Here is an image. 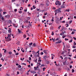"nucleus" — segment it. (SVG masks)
<instances>
[{
    "label": "nucleus",
    "instance_id": "1",
    "mask_svg": "<svg viewBox=\"0 0 76 76\" xmlns=\"http://www.w3.org/2000/svg\"><path fill=\"white\" fill-rule=\"evenodd\" d=\"M61 9L60 8H58V9L56 10H55V13H61Z\"/></svg>",
    "mask_w": 76,
    "mask_h": 76
},
{
    "label": "nucleus",
    "instance_id": "2",
    "mask_svg": "<svg viewBox=\"0 0 76 76\" xmlns=\"http://www.w3.org/2000/svg\"><path fill=\"white\" fill-rule=\"evenodd\" d=\"M56 5H58V6H60L61 5V2L60 1H57L55 3Z\"/></svg>",
    "mask_w": 76,
    "mask_h": 76
},
{
    "label": "nucleus",
    "instance_id": "3",
    "mask_svg": "<svg viewBox=\"0 0 76 76\" xmlns=\"http://www.w3.org/2000/svg\"><path fill=\"white\" fill-rule=\"evenodd\" d=\"M11 38H9V37H7V39L6 40V41L9 42L10 41H11Z\"/></svg>",
    "mask_w": 76,
    "mask_h": 76
},
{
    "label": "nucleus",
    "instance_id": "4",
    "mask_svg": "<svg viewBox=\"0 0 76 76\" xmlns=\"http://www.w3.org/2000/svg\"><path fill=\"white\" fill-rule=\"evenodd\" d=\"M5 17L6 18H7V19H9V18L10 17V15H7L5 16Z\"/></svg>",
    "mask_w": 76,
    "mask_h": 76
},
{
    "label": "nucleus",
    "instance_id": "5",
    "mask_svg": "<svg viewBox=\"0 0 76 76\" xmlns=\"http://www.w3.org/2000/svg\"><path fill=\"white\" fill-rule=\"evenodd\" d=\"M45 56L47 57V58H48V57H50L49 56V54L47 53L45 54Z\"/></svg>",
    "mask_w": 76,
    "mask_h": 76
},
{
    "label": "nucleus",
    "instance_id": "6",
    "mask_svg": "<svg viewBox=\"0 0 76 76\" xmlns=\"http://www.w3.org/2000/svg\"><path fill=\"white\" fill-rule=\"evenodd\" d=\"M30 72L31 73H33L34 74H35V73H36V72L35 71H30Z\"/></svg>",
    "mask_w": 76,
    "mask_h": 76
},
{
    "label": "nucleus",
    "instance_id": "7",
    "mask_svg": "<svg viewBox=\"0 0 76 76\" xmlns=\"http://www.w3.org/2000/svg\"><path fill=\"white\" fill-rule=\"evenodd\" d=\"M8 23H12V20H9L8 21Z\"/></svg>",
    "mask_w": 76,
    "mask_h": 76
},
{
    "label": "nucleus",
    "instance_id": "8",
    "mask_svg": "<svg viewBox=\"0 0 76 76\" xmlns=\"http://www.w3.org/2000/svg\"><path fill=\"white\" fill-rule=\"evenodd\" d=\"M46 58H47V57L45 55L43 57V59H44L45 60H46L47 59H46Z\"/></svg>",
    "mask_w": 76,
    "mask_h": 76
},
{
    "label": "nucleus",
    "instance_id": "9",
    "mask_svg": "<svg viewBox=\"0 0 76 76\" xmlns=\"http://www.w3.org/2000/svg\"><path fill=\"white\" fill-rule=\"evenodd\" d=\"M43 51L44 53H45V54H47V51L44 50H43Z\"/></svg>",
    "mask_w": 76,
    "mask_h": 76
},
{
    "label": "nucleus",
    "instance_id": "10",
    "mask_svg": "<svg viewBox=\"0 0 76 76\" xmlns=\"http://www.w3.org/2000/svg\"><path fill=\"white\" fill-rule=\"evenodd\" d=\"M64 7H65L63 5L61 6V8H62V9H63V8H64Z\"/></svg>",
    "mask_w": 76,
    "mask_h": 76
},
{
    "label": "nucleus",
    "instance_id": "11",
    "mask_svg": "<svg viewBox=\"0 0 76 76\" xmlns=\"http://www.w3.org/2000/svg\"><path fill=\"white\" fill-rule=\"evenodd\" d=\"M34 70H38V68H37V67H34Z\"/></svg>",
    "mask_w": 76,
    "mask_h": 76
},
{
    "label": "nucleus",
    "instance_id": "12",
    "mask_svg": "<svg viewBox=\"0 0 76 76\" xmlns=\"http://www.w3.org/2000/svg\"><path fill=\"white\" fill-rule=\"evenodd\" d=\"M33 47H35L36 46V44L35 43H34L33 44Z\"/></svg>",
    "mask_w": 76,
    "mask_h": 76
},
{
    "label": "nucleus",
    "instance_id": "13",
    "mask_svg": "<svg viewBox=\"0 0 76 76\" xmlns=\"http://www.w3.org/2000/svg\"><path fill=\"white\" fill-rule=\"evenodd\" d=\"M27 20H30L31 18L29 17H26Z\"/></svg>",
    "mask_w": 76,
    "mask_h": 76
},
{
    "label": "nucleus",
    "instance_id": "14",
    "mask_svg": "<svg viewBox=\"0 0 76 76\" xmlns=\"http://www.w3.org/2000/svg\"><path fill=\"white\" fill-rule=\"evenodd\" d=\"M1 19L2 20H3V21H4V18L2 17Z\"/></svg>",
    "mask_w": 76,
    "mask_h": 76
},
{
    "label": "nucleus",
    "instance_id": "15",
    "mask_svg": "<svg viewBox=\"0 0 76 76\" xmlns=\"http://www.w3.org/2000/svg\"><path fill=\"white\" fill-rule=\"evenodd\" d=\"M18 32L19 34H21V33H22V32H21V31H20V30L18 31Z\"/></svg>",
    "mask_w": 76,
    "mask_h": 76
},
{
    "label": "nucleus",
    "instance_id": "16",
    "mask_svg": "<svg viewBox=\"0 0 76 76\" xmlns=\"http://www.w3.org/2000/svg\"><path fill=\"white\" fill-rule=\"evenodd\" d=\"M8 38H10L11 37V36H10V34H9L8 35Z\"/></svg>",
    "mask_w": 76,
    "mask_h": 76
},
{
    "label": "nucleus",
    "instance_id": "17",
    "mask_svg": "<svg viewBox=\"0 0 76 76\" xmlns=\"http://www.w3.org/2000/svg\"><path fill=\"white\" fill-rule=\"evenodd\" d=\"M66 61H65V62H63V64L64 65H65V64H66Z\"/></svg>",
    "mask_w": 76,
    "mask_h": 76
},
{
    "label": "nucleus",
    "instance_id": "18",
    "mask_svg": "<svg viewBox=\"0 0 76 76\" xmlns=\"http://www.w3.org/2000/svg\"><path fill=\"white\" fill-rule=\"evenodd\" d=\"M18 12H19V13L21 14V13H22V11H19Z\"/></svg>",
    "mask_w": 76,
    "mask_h": 76
},
{
    "label": "nucleus",
    "instance_id": "19",
    "mask_svg": "<svg viewBox=\"0 0 76 76\" xmlns=\"http://www.w3.org/2000/svg\"><path fill=\"white\" fill-rule=\"evenodd\" d=\"M64 26H63L62 27L61 30H64Z\"/></svg>",
    "mask_w": 76,
    "mask_h": 76
},
{
    "label": "nucleus",
    "instance_id": "20",
    "mask_svg": "<svg viewBox=\"0 0 76 76\" xmlns=\"http://www.w3.org/2000/svg\"><path fill=\"white\" fill-rule=\"evenodd\" d=\"M23 50V48H22L21 49V51L23 52V53H24V52H25V51L24 50Z\"/></svg>",
    "mask_w": 76,
    "mask_h": 76
},
{
    "label": "nucleus",
    "instance_id": "21",
    "mask_svg": "<svg viewBox=\"0 0 76 76\" xmlns=\"http://www.w3.org/2000/svg\"><path fill=\"white\" fill-rule=\"evenodd\" d=\"M69 9H68V10H65V11H67V12H69Z\"/></svg>",
    "mask_w": 76,
    "mask_h": 76
},
{
    "label": "nucleus",
    "instance_id": "22",
    "mask_svg": "<svg viewBox=\"0 0 76 76\" xmlns=\"http://www.w3.org/2000/svg\"><path fill=\"white\" fill-rule=\"evenodd\" d=\"M62 33L60 34L61 35H63L64 34V32H63Z\"/></svg>",
    "mask_w": 76,
    "mask_h": 76
},
{
    "label": "nucleus",
    "instance_id": "23",
    "mask_svg": "<svg viewBox=\"0 0 76 76\" xmlns=\"http://www.w3.org/2000/svg\"><path fill=\"white\" fill-rule=\"evenodd\" d=\"M37 64L39 66H40V65H41V64H40V63H38V62H37Z\"/></svg>",
    "mask_w": 76,
    "mask_h": 76
},
{
    "label": "nucleus",
    "instance_id": "24",
    "mask_svg": "<svg viewBox=\"0 0 76 76\" xmlns=\"http://www.w3.org/2000/svg\"><path fill=\"white\" fill-rule=\"evenodd\" d=\"M8 32H9V33H11V30L10 29L8 30Z\"/></svg>",
    "mask_w": 76,
    "mask_h": 76
},
{
    "label": "nucleus",
    "instance_id": "25",
    "mask_svg": "<svg viewBox=\"0 0 76 76\" xmlns=\"http://www.w3.org/2000/svg\"><path fill=\"white\" fill-rule=\"evenodd\" d=\"M18 68H21V66L19 65H18Z\"/></svg>",
    "mask_w": 76,
    "mask_h": 76
},
{
    "label": "nucleus",
    "instance_id": "26",
    "mask_svg": "<svg viewBox=\"0 0 76 76\" xmlns=\"http://www.w3.org/2000/svg\"><path fill=\"white\" fill-rule=\"evenodd\" d=\"M6 13H7V12H3V15H5V14H6Z\"/></svg>",
    "mask_w": 76,
    "mask_h": 76
},
{
    "label": "nucleus",
    "instance_id": "27",
    "mask_svg": "<svg viewBox=\"0 0 76 76\" xmlns=\"http://www.w3.org/2000/svg\"><path fill=\"white\" fill-rule=\"evenodd\" d=\"M65 41H68L69 40V39H67L66 38H65Z\"/></svg>",
    "mask_w": 76,
    "mask_h": 76
},
{
    "label": "nucleus",
    "instance_id": "28",
    "mask_svg": "<svg viewBox=\"0 0 76 76\" xmlns=\"http://www.w3.org/2000/svg\"><path fill=\"white\" fill-rule=\"evenodd\" d=\"M45 69H46V68H45V67L43 68V71H45Z\"/></svg>",
    "mask_w": 76,
    "mask_h": 76
},
{
    "label": "nucleus",
    "instance_id": "29",
    "mask_svg": "<svg viewBox=\"0 0 76 76\" xmlns=\"http://www.w3.org/2000/svg\"><path fill=\"white\" fill-rule=\"evenodd\" d=\"M33 8L34 9H35V8H36V7H35L34 5L33 6Z\"/></svg>",
    "mask_w": 76,
    "mask_h": 76
},
{
    "label": "nucleus",
    "instance_id": "30",
    "mask_svg": "<svg viewBox=\"0 0 76 76\" xmlns=\"http://www.w3.org/2000/svg\"><path fill=\"white\" fill-rule=\"evenodd\" d=\"M46 64H49V61H46Z\"/></svg>",
    "mask_w": 76,
    "mask_h": 76
},
{
    "label": "nucleus",
    "instance_id": "31",
    "mask_svg": "<svg viewBox=\"0 0 76 76\" xmlns=\"http://www.w3.org/2000/svg\"><path fill=\"white\" fill-rule=\"evenodd\" d=\"M21 8L20 9V10H23V7H21L20 8Z\"/></svg>",
    "mask_w": 76,
    "mask_h": 76
},
{
    "label": "nucleus",
    "instance_id": "32",
    "mask_svg": "<svg viewBox=\"0 0 76 76\" xmlns=\"http://www.w3.org/2000/svg\"><path fill=\"white\" fill-rule=\"evenodd\" d=\"M41 55H43L44 54V53L43 52H42L40 53Z\"/></svg>",
    "mask_w": 76,
    "mask_h": 76
},
{
    "label": "nucleus",
    "instance_id": "33",
    "mask_svg": "<svg viewBox=\"0 0 76 76\" xmlns=\"http://www.w3.org/2000/svg\"><path fill=\"white\" fill-rule=\"evenodd\" d=\"M61 40H60V41H58V42H59V44H60V43H61Z\"/></svg>",
    "mask_w": 76,
    "mask_h": 76
},
{
    "label": "nucleus",
    "instance_id": "34",
    "mask_svg": "<svg viewBox=\"0 0 76 76\" xmlns=\"http://www.w3.org/2000/svg\"><path fill=\"white\" fill-rule=\"evenodd\" d=\"M52 34H51V35H53L54 34V32H52Z\"/></svg>",
    "mask_w": 76,
    "mask_h": 76
},
{
    "label": "nucleus",
    "instance_id": "35",
    "mask_svg": "<svg viewBox=\"0 0 76 76\" xmlns=\"http://www.w3.org/2000/svg\"><path fill=\"white\" fill-rule=\"evenodd\" d=\"M72 51H73V52H74V51H76V49H74Z\"/></svg>",
    "mask_w": 76,
    "mask_h": 76
},
{
    "label": "nucleus",
    "instance_id": "36",
    "mask_svg": "<svg viewBox=\"0 0 76 76\" xmlns=\"http://www.w3.org/2000/svg\"><path fill=\"white\" fill-rule=\"evenodd\" d=\"M75 72V70H74V69H72V73H73V72Z\"/></svg>",
    "mask_w": 76,
    "mask_h": 76
},
{
    "label": "nucleus",
    "instance_id": "37",
    "mask_svg": "<svg viewBox=\"0 0 76 76\" xmlns=\"http://www.w3.org/2000/svg\"><path fill=\"white\" fill-rule=\"evenodd\" d=\"M15 55L16 56H18V55H19V53H15Z\"/></svg>",
    "mask_w": 76,
    "mask_h": 76
},
{
    "label": "nucleus",
    "instance_id": "38",
    "mask_svg": "<svg viewBox=\"0 0 76 76\" xmlns=\"http://www.w3.org/2000/svg\"><path fill=\"white\" fill-rule=\"evenodd\" d=\"M24 38H26V35H24L23 36Z\"/></svg>",
    "mask_w": 76,
    "mask_h": 76
},
{
    "label": "nucleus",
    "instance_id": "39",
    "mask_svg": "<svg viewBox=\"0 0 76 76\" xmlns=\"http://www.w3.org/2000/svg\"><path fill=\"white\" fill-rule=\"evenodd\" d=\"M59 39L58 38H57V39H55V41H58V40Z\"/></svg>",
    "mask_w": 76,
    "mask_h": 76
},
{
    "label": "nucleus",
    "instance_id": "40",
    "mask_svg": "<svg viewBox=\"0 0 76 76\" xmlns=\"http://www.w3.org/2000/svg\"><path fill=\"white\" fill-rule=\"evenodd\" d=\"M32 42H31V43H30L29 44V45H32Z\"/></svg>",
    "mask_w": 76,
    "mask_h": 76
},
{
    "label": "nucleus",
    "instance_id": "41",
    "mask_svg": "<svg viewBox=\"0 0 76 76\" xmlns=\"http://www.w3.org/2000/svg\"><path fill=\"white\" fill-rule=\"evenodd\" d=\"M34 57H36V58L37 57V55H34Z\"/></svg>",
    "mask_w": 76,
    "mask_h": 76
},
{
    "label": "nucleus",
    "instance_id": "42",
    "mask_svg": "<svg viewBox=\"0 0 76 76\" xmlns=\"http://www.w3.org/2000/svg\"><path fill=\"white\" fill-rule=\"evenodd\" d=\"M73 39H72L69 42H72V40Z\"/></svg>",
    "mask_w": 76,
    "mask_h": 76
},
{
    "label": "nucleus",
    "instance_id": "43",
    "mask_svg": "<svg viewBox=\"0 0 76 76\" xmlns=\"http://www.w3.org/2000/svg\"><path fill=\"white\" fill-rule=\"evenodd\" d=\"M47 15V12H46V13L45 12L44 13V15Z\"/></svg>",
    "mask_w": 76,
    "mask_h": 76
},
{
    "label": "nucleus",
    "instance_id": "44",
    "mask_svg": "<svg viewBox=\"0 0 76 76\" xmlns=\"http://www.w3.org/2000/svg\"><path fill=\"white\" fill-rule=\"evenodd\" d=\"M49 1H48L46 3V4H49Z\"/></svg>",
    "mask_w": 76,
    "mask_h": 76
},
{
    "label": "nucleus",
    "instance_id": "45",
    "mask_svg": "<svg viewBox=\"0 0 76 76\" xmlns=\"http://www.w3.org/2000/svg\"><path fill=\"white\" fill-rule=\"evenodd\" d=\"M72 22V20H71L70 21H69V23H71Z\"/></svg>",
    "mask_w": 76,
    "mask_h": 76
},
{
    "label": "nucleus",
    "instance_id": "46",
    "mask_svg": "<svg viewBox=\"0 0 76 76\" xmlns=\"http://www.w3.org/2000/svg\"><path fill=\"white\" fill-rule=\"evenodd\" d=\"M48 21H49V20H47L46 23L47 24H48Z\"/></svg>",
    "mask_w": 76,
    "mask_h": 76
},
{
    "label": "nucleus",
    "instance_id": "47",
    "mask_svg": "<svg viewBox=\"0 0 76 76\" xmlns=\"http://www.w3.org/2000/svg\"><path fill=\"white\" fill-rule=\"evenodd\" d=\"M72 48H76V47L75 46V45H73V46L72 47Z\"/></svg>",
    "mask_w": 76,
    "mask_h": 76
},
{
    "label": "nucleus",
    "instance_id": "48",
    "mask_svg": "<svg viewBox=\"0 0 76 76\" xmlns=\"http://www.w3.org/2000/svg\"><path fill=\"white\" fill-rule=\"evenodd\" d=\"M37 59H38V58H37V59L34 61V62H36V63H37Z\"/></svg>",
    "mask_w": 76,
    "mask_h": 76
},
{
    "label": "nucleus",
    "instance_id": "49",
    "mask_svg": "<svg viewBox=\"0 0 76 76\" xmlns=\"http://www.w3.org/2000/svg\"><path fill=\"white\" fill-rule=\"evenodd\" d=\"M61 23H65V21L64 20V21H62Z\"/></svg>",
    "mask_w": 76,
    "mask_h": 76
},
{
    "label": "nucleus",
    "instance_id": "50",
    "mask_svg": "<svg viewBox=\"0 0 76 76\" xmlns=\"http://www.w3.org/2000/svg\"><path fill=\"white\" fill-rule=\"evenodd\" d=\"M41 59H39L38 60V62H41Z\"/></svg>",
    "mask_w": 76,
    "mask_h": 76
},
{
    "label": "nucleus",
    "instance_id": "51",
    "mask_svg": "<svg viewBox=\"0 0 76 76\" xmlns=\"http://www.w3.org/2000/svg\"><path fill=\"white\" fill-rule=\"evenodd\" d=\"M25 0H21V1L23 2V3H24V2H25Z\"/></svg>",
    "mask_w": 76,
    "mask_h": 76
},
{
    "label": "nucleus",
    "instance_id": "52",
    "mask_svg": "<svg viewBox=\"0 0 76 76\" xmlns=\"http://www.w3.org/2000/svg\"><path fill=\"white\" fill-rule=\"evenodd\" d=\"M63 17H62V18L61 17L60 18V20H62V19H63Z\"/></svg>",
    "mask_w": 76,
    "mask_h": 76
},
{
    "label": "nucleus",
    "instance_id": "53",
    "mask_svg": "<svg viewBox=\"0 0 76 76\" xmlns=\"http://www.w3.org/2000/svg\"><path fill=\"white\" fill-rule=\"evenodd\" d=\"M61 27V26H59L58 27V29H60Z\"/></svg>",
    "mask_w": 76,
    "mask_h": 76
},
{
    "label": "nucleus",
    "instance_id": "54",
    "mask_svg": "<svg viewBox=\"0 0 76 76\" xmlns=\"http://www.w3.org/2000/svg\"><path fill=\"white\" fill-rule=\"evenodd\" d=\"M29 60L30 61H31V57H29Z\"/></svg>",
    "mask_w": 76,
    "mask_h": 76
},
{
    "label": "nucleus",
    "instance_id": "55",
    "mask_svg": "<svg viewBox=\"0 0 76 76\" xmlns=\"http://www.w3.org/2000/svg\"><path fill=\"white\" fill-rule=\"evenodd\" d=\"M67 25V26H66V27H68V26H69V24H66V25Z\"/></svg>",
    "mask_w": 76,
    "mask_h": 76
},
{
    "label": "nucleus",
    "instance_id": "56",
    "mask_svg": "<svg viewBox=\"0 0 76 76\" xmlns=\"http://www.w3.org/2000/svg\"><path fill=\"white\" fill-rule=\"evenodd\" d=\"M17 11V9H15V10H14V12H16Z\"/></svg>",
    "mask_w": 76,
    "mask_h": 76
},
{
    "label": "nucleus",
    "instance_id": "57",
    "mask_svg": "<svg viewBox=\"0 0 76 76\" xmlns=\"http://www.w3.org/2000/svg\"><path fill=\"white\" fill-rule=\"evenodd\" d=\"M64 52L63 51V52H62V53H61V54H64Z\"/></svg>",
    "mask_w": 76,
    "mask_h": 76
},
{
    "label": "nucleus",
    "instance_id": "58",
    "mask_svg": "<svg viewBox=\"0 0 76 76\" xmlns=\"http://www.w3.org/2000/svg\"><path fill=\"white\" fill-rule=\"evenodd\" d=\"M60 58H61V59L62 60H63V57H62V56H61Z\"/></svg>",
    "mask_w": 76,
    "mask_h": 76
},
{
    "label": "nucleus",
    "instance_id": "59",
    "mask_svg": "<svg viewBox=\"0 0 76 76\" xmlns=\"http://www.w3.org/2000/svg\"><path fill=\"white\" fill-rule=\"evenodd\" d=\"M73 39H75V40H76V38L75 37H73Z\"/></svg>",
    "mask_w": 76,
    "mask_h": 76
},
{
    "label": "nucleus",
    "instance_id": "60",
    "mask_svg": "<svg viewBox=\"0 0 76 76\" xmlns=\"http://www.w3.org/2000/svg\"><path fill=\"white\" fill-rule=\"evenodd\" d=\"M71 34H74V31H72Z\"/></svg>",
    "mask_w": 76,
    "mask_h": 76
},
{
    "label": "nucleus",
    "instance_id": "61",
    "mask_svg": "<svg viewBox=\"0 0 76 76\" xmlns=\"http://www.w3.org/2000/svg\"><path fill=\"white\" fill-rule=\"evenodd\" d=\"M51 56L52 57H53V56H54V55H53V54H52Z\"/></svg>",
    "mask_w": 76,
    "mask_h": 76
},
{
    "label": "nucleus",
    "instance_id": "62",
    "mask_svg": "<svg viewBox=\"0 0 76 76\" xmlns=\"http://www.w3.org/2000/svg\"><path fill=\"white\" fill-rule=\"evenodd\" d=\"M59 44V42H56V43L55 44Z\"/></svg>",
    "mask_w": 76,
    "mask_h": 76
},
{
    "label": "nucleus",
    "instance_id": "63",
    "mask_svg": "<svg viewBox=\"0 0 76 76\" xmlns=\"http://www.w3.org/2000/svg\"><path fill=\"white\" fill-rule=\"evenodd\" d=\"M53 42H55V39H54L53 40Z\"/></svg>",
    "mask_w": 76,
    "mask_h": 76
},
{
    "label": "nucleus",
    "instance_id": "64",
    "mask_svg": "<svg viewBox=\"0 0 76 76\" xmlns=\"http://www.w3.org/2000/svg\"><path fill=\"white\" fill-rule=\"evenodd\" d=\"M9 53L10 54H12V52H9Z\"/></svg>",
    "mask_w": 76,
    "mask_h": 76
}]
</instances>
